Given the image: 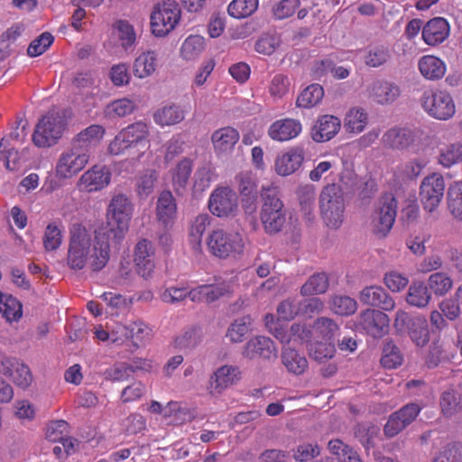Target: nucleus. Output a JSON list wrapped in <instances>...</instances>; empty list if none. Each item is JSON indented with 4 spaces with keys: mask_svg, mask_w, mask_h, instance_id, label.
Instances as JSON below:
<instances>
[{
    "mask_svg": "<svg viewBox=\"0 0 462 462\" xmlns=\"http://www.w3.org/2000/svg\"><path fill=\"white\" fill-rule=\"evenodd\" d=\"M420 407L417 403H408L399 411L392 413L384 425L386 437L393 438L410 425L419 415Z\"/></svg>",
    "mask_w": 462,
    "mask_h": 462,
    "instance_id": "obj_13",
    "label": "nucleus"
},
{
    "mask_svg": "<svg viewBox=\"0 0 462 462\" xmlns=\"http://www.w3.org/2000/svg\"><path fill=\"white\" fill-rule=\"evenodd\" d=\"M243 356L248 359L272 360L277 358V350L274 342L269 337H255L245 344Z\"/></svg>",
    "mask_w": 462,
    "mask_h": 462,
    "instance_id": "obj_17",
    "label": "nucleus"
},
{
    "mask_svg": "<svg viewBox=\"0 0 462 462\" xmlns=\"http://www.w3.org/2000/svg\"><path fill=\"white\" fill-rule=\"evenodd\" d=\"M447 199L451 215L462 220V182H456L448 188Z\"/></svg>",
    "mask_w": 462,
    "mask_h": 462,
    "instance_id": "obj_46",
    "label": "nucleus"
},
{
    "mask_svg": "<svg viewBox=\"0 0 462 462\" xmlns=\"http://www.w3.org/2000/svg\"><path fill=\"white\" fill-rule=\"evenodd\" d=\"M63 240V226L60 221L49 223L43 236V245L47 251L57 250Z\"/></svg>",
    "mask_w": 462,
    "mask_h": 462,
    "instance_id": "obj_39",
    "label": "nucleus"
},
{
    "mask_svg": "<svg viewBox=\"0 0 462 462\" xmlns=\"http://www.w3.org/2000/svg\"><path fill=\"white\" fill-rule=\"evenodd\" d=\"M328 304L332 312L338 316L353 315L357 309L356 301L348 296H334Z\"/></svg>",
    "mask_w": 462,
    "mask_h": 462,
    "instance_id": "obj_45",
    "label": "nucleus"
},
{
    "mask_svg": "<svg viewBox=\"0 0 462 462\" xmlns=\"http://www.w3.org/2000/svg\"><path fill=\"white\" fill-rule=\"evenodd\" d=\"M321 447L317 442H303L292 449V457L298 462H309L320 455Z\"/></svg>",
    "mask_w": 462,
    "mask_h": 462,
    "instance_id": "obj_54",
    "label": "nucleus"
},
{
    "mask_svg": "<svg viewBox=\"0 0 462 462\" xmlns=\"http://www.w3.org/2000/svg\"><path fill=\"white\" fill-rule=\"evenodd\" d=\"M424 165V162L418 159L401 163L394 171V177L400 181L415 179L420 175Z\"/></svg>",
    "mask_w": 462,
    "mask_h": 462,
    "instance_id": "obj_49",
    "label": "nucleus"
},
{
    "mask_svg": "<svg viewBox=\"0 0 462 462\" xmlns=\"http://www.w3.org/2000/svg\"><path fill=\"white\" fill-rule=\"evenodd\" d=\"M361 302L377 307L384 311L394 309L395 303L392 297L380 286H367L360 292Z\"/></svg>",
    "mask_w": 462,
    "mask_h": 462,
    "instance_id": "obj_22",
    "label": "nucleus"
},
{
    "mask_svg": "<svg viewBox=\"0 0 462 462\" xmlns=\"http://www.w3.org/2000/svg\"><path fill=\"white\" fill-rule=\"evenodd\" d=\"M297 193H298V198L300 200L301 209L304 211V213L306 215L310 214L314 208V203H315V197H316L315 187L311 184H306V185L300 186L298 189Z\"/></svg>",
    "mask_w": 462,
    "mask_h": 462,
    "instance_id": "obj_60",
    "label": "nucleus"
},
{
    "mask_svg": "<svg viewBox=\"0 0 462 462\" xmlns=\"http://www.w3.org/2000/svg\"><path fill=\"white\" fill-rule=\"evenodd\" d=\"M157 180V172L149 170L145 171L137 180L136 191L141 198H147L154 189V183Z\"/></svg>",
    "mask_w": 462,
    "mask_h": 462,
    "instance_id": "obj_64",
    "label": "nucleus"
},
{
    "mask_svg": "<svg viewBox=\"0 0 462 462\" xmlns=\"http://www.w3.org/2000/svg\"><path fill=\"white\" fill-rule=\"evenodd\" d=\"M381 141L384 147L402 151L408 148L413 143L414 138L411 130L393 127L383 134Z\"/></svg>",
    "mask_w": 462,
    "mask_h": 462,
    "instance_id": "obj_25",
    "label": "nucleus"
},
{
    "mask_svg": "<svg viewBox=\"0 0 462 462\" xmlns=\"http://www.w3.org/2000/svg\"><path fill=\"white\" fill-rule=\"evenodd\" d=\"M336 353L334 341H312L309 347L310 356L319 363L331 359Z\"/></svg>",
    "mask_w": 462,
    "mask_h": 462,
    "instance_id": "obj_40",
    "label": "nucleus"
},
{
    "mask_svg": "<svg viewBox=\"0 0 462 462\" xmlns=\"http://www.w3.org/2000/svg\"><path fill=\"white\" fill-rule=\"evenodd\" d=\"M449 35V24L442 17L430 20L422 28V39L430 46L443 42Z\"/></svg>",
    "mask_w": 462,
    "mask_h": 462,
    "instance_id": "obj_21",
    "label": "nucleus"
},
{
    "mask_svg": "<svg viewBox=\"0 0 462 462\" xmlns=\"http://www.w3.org/2000/svg\"><path fill=\"white\" fill-rule=\"evenodd\" d=\"M258 7V0H233L227 8L228 14L237 19L253 14Z\"/></svg>",
    "mask_w": 462,
    "mask_h": 462,
    "instance_id": "obj_50",
    "label": "nucleus"
},
{
    "mask_svg": "<svg viewBox=\"0 0 462 462\" xmlns=\"http://www.w3.org/2000/svg\"><path fill=\"white\" fill-rule=\"evenodd\" d=\"M395 319L394 326L398 328L406 324L411 340L419 346H425L430 340V328L428 319Z\"/></svg>",
    "mask_w": 462,
    "mask_h": 462,
    "instance_id": "obj_27",
    "label": "nucleus"
},
{
    "mask_svg": "<svg viewBox=\"0 0 462 462\" xmlns=\"http://www.w3.org/2000/svg\"><path fill=\"white\" fill-rule=\"evenodd\" d=\"M432 462H462V443L448 444Z\"/></svg>",
    "mask_w": 462,
    "mask_h": 462,
    "instance_id": "obj_63",
    "label": "nucleus"
},
{
    "mask_svg": "<svg viewBox=\"0 0 462 462\" xmlns=\"http://www.w3.org/2000/svg\"><path fill=\"white\" fill-rule=\"evenodd\" d=\"M402 362L399 348L393 342H386L383 347L381 364L385 368H395Z\"/></svg>",
    "mask_w": 462,
    "mask_h": 462,
    "instance_id": "obj_57",
    "label": "nucleus"
},
{
    "mask_svg": "<svg viewBox=\"0 0 462 462\" xmlns=\"http://www.w3.org/2000/svg\"><path fill=\"white\" fill-rule=\"evenodd\" d=\"M105 134L106 129L104 126L100 125H91L75 135L71 144L89 153V150L96 147L100 143Z\"/></svg>",
    "mask_w": 462,
    "mask_h": 462,
    "instance_id": "obj_24",
    "label": "nucleus"
},
{
    "mask_svg": "<svg viewBox=\"0 0 462 462\" xmlns=\"http://www.w3.org/2000/svg\"><path fill=\"white\" fill-rule=\"evenodd\" d=\"M324 309L323 301L319 298H310L305 300L286 299L277 306V314L279 318H296L319 315Z\"/></svg>",
    "mask_w": 462,
    "mask_h": 462,
    "instance_id": "obj_11",
    "label": "nucleus"
},
{
    "mask_svg": "<svg viewBox=\"0 0 462 462\" xmlns=\"http://www.w3.org/2000/svg\"><path fill=\"white\" fill-rule=\"evenodd\" d=\"M135 108L134 101L128 98H121L111 102L106 109L108 116H125L133 113Z\"/></svg>",
    "mask_w": 462,
    "mask_h": 462,
    "instance_id": "obj_62",
    "label": "nucleus"
},
{
    "mask_svg": "<svg viewBox=\"0 0 462 462\" xmlns=\"http://www.w3.org/2000/svg\"><path fill=\"white\" fill-rule=\"evenodd\" d=\"M117 37L122 48L125 51L134 48L136 42V32L132 24L126 21H118L116 23Z\"/></svg>",
    "mask_w": 462,
    "mask_h": 462,
    "instance_id": "obj_55",
    "label": "nucleus"
},
{
    "mask_svg": "<svg viewBox=\"0 0 462 462\" xmlns=\"http://www.w3.org/2000/svg\"><path fill=\"white\" fill-rule=\"evenodd\" d=\"M211 217L208 213L199 214L189 224V236L194 243H199L207 227L210 225Z\"/></svg>",
    "mask_w": 462,
    "mask_h": 462,
    "instance_id": "obj_56",
    "label": "nucleus"
},
{
    "mask_svg": "<svg viewBox=\"0 0 462 462\" xmlns=\"http://www.w3.org/2000/svg\"><path fill=\"white\" fill-rule=\"evenodd\" d=\"M341 120L332 115H323L318 117L312 129L311 138L316 143L331 140L339 132Z\"/></svg>",
    "mask_w": 462,
    "mask_h": 462,
    "instance_id": "obj_19",
    "label": "nucleus"
},
{
    "mask_svg": "<svg viewBox=\"0 0 462 462\" xmlns=\"http://www.w3.org/2000/svg\"><path fill=\"white\" fill-rule=\"evenodd\" d=\"M438 162L444 168H450L461 162L462 143L457 142L443 147L439 152Z\"/></svg>",
    "mask_w": 462,
    "mask_h": 462,
    "instance_id": "obj_42",
    "label": "nucleus"
},
{
    "mask_svg": "<svg viewBox=\"0 0 462 462\" xmlns=\"http://www.w3.org/2000/svg\"><path fill=\"white\" fill-rule=\"evenodd\" d=\"M208 251L221 259L236 258L241 255L245 249V241L239 232L214 229L207 238Z\"/></svg>",
    "mask_w": 462,
    "mask_h": 462,
    "instance_id": "obj_4",
    "label": "nucleus"
},
{
    "mask_svg": "<svg viewBox=\"0 0 462 462\" xmlns=\"http://www.w3.org/2000/svg\"><path fill=\"white\" fill-rule=\"evenodd\" d=\"M158 66V55L154 51L141 52L133 65L134 75L138 79H146L153 75Z\"/></svg>",
    "mask_w": 462,
    "mask_h": 462,
    "instance_id": "obj_30",
    "label": "nucleus"
},
{
    "mask_svg": "<svg viewBox=\"0 0 462 462\" xmlns=\"http://www.w3.org/2000/svg\"><path fill=\"white\" fill-rule=\"evenodd\" d=\"M423 110L432 118L447 121L456 114L453 97L446 90H426L420 97Z\"/></svg>",
    "mask_w": 462,
    "mask_h": 462,
    "instance_id": "obj_6",
    "label": "nucleus"
},
{
    "mask_svg": "<svg viewBox=\"0 0 462 462\" xmlns=\"http://www.w3.org/2000/svg\"><path fill=\"white\" fill-rule=\"evenodd\" d=\"M208 208L217 217H235L238 212V196L230 187H217L209 196Z\"/></svg>",
    "mask_w": 462,
    "mask_h": 462,
    "instance_id": "obj_10",
    "label": "nucleus"
},
{
    "mask_svg": "<svg viewBox=\"0 0 462 462\" xmlns=\"http://www.w3.org/2000/svg\"><path fill=\"white\" fill-rule=\"evenodd\" d=\"M260 219L268 234H277L286 223V209L276 188L263 189Z\"/></svg>",
    "mask_w": 462,
    "mask_h": 462,
    "instance_id": "obj_2",
    "label": "nucleus"
},
{
    "mask_svg": "<svg viewBox=\"0 0 462 462\" xmlns=\"http://www.w3.org/2000/svg\"><path fill=\"white\" fill-rule=\"evenodd\" d=\"M345 208L341 188L335 183L325 186L319 195V208L326 226L337 229L344 222Z\"/></svg>",
    "mask_w": 462,
    "mask_h": 462,
    "instance_id": "obj_3",
    "label": "nucleus"
},
{
    "mask_svg": "<svg viewBox=\"0 0 462 462\" xmlns=\"http://www.w3.org/2000/svg\"><path fill=\"white\" fill-rule=\"evenodd\" d=\"M205 49V40L199 35H189L180 47V56L185 60L198 59Z\"/></svg>",
    "mask_w": 462,
    "mask_h": 462,
    "instance_id": "obj_38",
    "label": "nucleus"
},
{
    "mask_svg": "<svg viewBox=\"0 0 462 462\" xmlns=\"http://www.w3.org/2000/svg\"><path fill=\"white\" fill-rule=\"evenodd\" d=\"M363 328L374 338H381L389 332V319H363Z\"/></svg>",
    "mask_w": 462,
    "mask_h": 462,
    "instance_id": "obj_61",
    "label": "nucleus"
},
{
    "mask_svg": "<svg viewBox=\"0 0 462 462\" xmlns=\"http://www.w3.org/2000/svg\"><path fill=\"white\" fill-rule=\"evenodd\" d=\"M338 326L333 319H316L313 322V341H334Z\"/></svg>",
    "mask_w": 462,
    "mask_h": 462,
    "instance_id": "obj_43",
    "label": "nucleus"
},
{
    "mask_svg": "<svg viewBox=\"0 0 462 462\" xmlns=\"http://www.w3.org/2000/svg\"><path fill=\"white\" fill-rule=\"evenodd\" d=\"M236 182L240 196L256 194L258 180L256 175L251 171H244L236 174Z\"/></svg>",
    "mask_w": 462,
    "mask_h": 462,
    "instance_id": "obj_52",
    "label": "nucleus"
},
{
    "mask_svg": "<svg viewBox=\"0 0 462 462\" xmlns=\"http://www.w3.org/2000/svg\"><path fill=\"white\" fill-rule=\"evenodd\" d=\"M90 154L73 144L64 150L56 163L55 174L59 179H70L80 172L88 163Z\"/></svg>",
    "mask_w": 462,
    "mask_h": 462,
    "instance_id": "obj_9",
    "label": "nucleus"
},
{
    "mask_svg": "<svg viewBox=\"0 0 462 462\" xmlns=\"http://www.w3.org/2000/svg\"><path fill=\"white\" fill-rule=\"evenodd\" d=\"M399 95V87L386 80H376L369 88V97L381 105L393 103Z\"/></svg>",
    "mask_w": 462,
    "mask_h": 462,
    "instance_id": "obj_26",
    "label": "nucleus"
},
{
    "mask_svg": "<svg viewBox=\"0 0 462 462\" xmlns=\"http://www.w3.org/2000/svg\"><path fill=\"white\" fill-rule=\"evenodd\" d=\"M67 126V119L60 111H51L42 116L35 126L32 142L39 148L55 145Z\"/></svg>",
    "mask_w": 462,
    "mask_h": 462,
    "instance_id": "obj_5",
    "label": "nucleus"
},
{
    "mask_svg": "<svg viewBox=\"0 0 462 462\" xmlns=\"http://www.w3.org/2000/svg\"><path fill=\"white\" fill-rule=\"evenodd\" d=\"M211 139L215 150L219 153H226L234 149L239 140V134L233 127H223L215 131Z\"/></svg>",
    "mask_w": 462,
    "mask_h": 462,
    "instance_id": "obj_31",
    "label": "nucleus"
},
{
    "mask_svg": "<svg viewBox=\"0 0 462 462\" xmlns=\"http://www.w3.org/2000/svg\"><path fill=\"white\" fill-rule=\"evenodd\" d=\"M430 294L428 287L422 282H413L410 288L406 297V300L410 305L423 308L428 305Z\"/></svg>",
    "mask_w": 462,
    "mask_h": 462,
    "instance_id": "obj_47",
    "label": "nucleus"
},
{
    "mask_svg": "<svg viewBox=\"0 0 462 462\" xmlns=\"http://www.w3.org/2000/svg\"><path fill=\"white\" fill-rule=\"evenodd\" d=\"M328 288V279L326 273H319L311 275L300 288L302 296L322 294Z\"/></svg>",
    "mask_w": 462,
    "mask_h": 462,
    "instance_id": "obj_41",
    "label": "nucleus"
},
{
    "mask_svg": "<svg viewBox=\"0 0 462 462\" xmlns=\"http://www.w3.org/2000/svg\"><path fill=\"white\" fill-rule=\"evenodd\" d=\"M123 130L134 146L148 143L150 129L146 123L137 121L127 125Z\"/></svg>",
    "mask_w": 462,
    "mask_h": 462,
    "instance_id": "obj_48",
    "label": "nucleus"
},
{
    "mask_svg": "<svg viewBox=\"0 0 462 462\" xmlns=\"http://www.w3.org/2000/svg\"><path fill=\"white\" fill-rule=\"evenodd\" d=\"M368 124V115L366 111L358 106L351 107L344 118V127L348 133L360 134Z\"/></svg>",
    "mask_w": 462,
    "mask_h": 462,
    "instance_id": "obj_34",
    "label": "nucleus"
},
{
    "mask_svg": "<svg viewBox=\"0 0 462 462\" xmlns=\"http://www.w3.org/2000/svg\"><path fill=\"white\" fill-rule=\"evenodd\" d=\"M290 80L287 76L276 74L273 77L268 87L270 96L277 100L282 98L289 93Z\"/></svg>",
    "mask_w": 462,
    "mask_h": 462,
    "instance_id": "obj_59",
    "label": "nucleus"
},
{
    "mask_svg": "<svg viewBox=\"0 0 462 462\" xmlns=\"http://www.w3.org/2000/svg\"><path fill=\"white\" fill-rule=\"evenodd\" d=\"M110 179L111 174L106 166L94 165L80 176L77 186L81 191L94 192L106 187Z\"/></svg>",
    "mask_w": 462,
    "mask_h": 462,
    "instance_id": "obj_15",
    "label": "nucleus"
},
{
    "mask_svg": "<svg viewBox=\"0 0 462 462\" xmlns=\"http://www.w3.org/2000/svg\"><path fill=\"white\" fill-rule=\"evenodd\" d=\"M420 74L429 80L440 79L446 73V63L434 55H424L418 61Z\"/></svg>",
    "mask_w": 462,
    "mask_h": 462,
    "instance_id": "obj_29",
    "label": "nucleus"
},
{
    "mask_svg": "<svg viewBox=\"0 0 462 462\" xmlns=\"http://www.w3.org/2000/svg\"><path fill=\"white\" fill-rule=\"evenodd\" d=\"M302 132V125L298 119L283 118L274 121L268 128L269 137L277 142H286L296 138Z\"/></svg>",
    "mask_w": 462,
    "mask_h": 462,
    "instance_id": "obj_18",
    "label": "nucleus"
},
{
    "mask_svg": "<svg viewBox=\"0 0 462 462\" xmlns=\"http://www.w3.org/2000/svg\"><path fill=\"white\" fill-rule=\"evenodd\" d=\"M444 178L439 173L425 177L420 184V198L423 208L431 213L439 206L445 191Z\"/></svg>",
    "mask_w": 462,
    "mask_h": 462,
    "instance_id": "obj_12",
    "label": "nucleus"
},
{
    "mask_svg": "<svg viewBox=\"0 0 462 462\" xmlns=\"http://www.w3.org/2000/svg\"><path fill=\"white\" fill-rule=\"evenodd\" d=\"M134 205L128 197L117 194L111 199L106 213L107 225L92 233L81 224L69 228L67 265L79 271L87 265L93 272L106 267L110 259V239L120 242L129 229Z\"/></svg>",
    "mask_w": 462,
    "mask_h": 462,
    "instance_id": "obj_1",
    "label": "nucleus"
},
{
    "mask_svg": "<svg viewBox=\"0 0 462 462\" xmlns=\"http://www.w3.org/2000/svg\"><path fill=\"white\" fill-rule=\"evenodd\" d=\"M282 361L290 373L301 374L308 367L307 359L295 349L285 348L282 354Z\"/></svg>",
    "mask_w": 462,
    "mask_h": 462,
    "instance_id": "obj_37",
    "label": "nucleus"
},
{
    "mask_svg": "<svg viewBox=\"0 0 462 462\" xmlns=\"http://www.w3.org/2000/svg\"><path fill=\"white\" fill-rule=\"evenodd\" d=\"M0 313L4 318H22L23 306L14 296L0 292Z\"/></svg>",
    "mask_w": 462,
    "mask_h": 462,
    "instance_id": "obj_53",
    "label": "nucleus"
},
{
    "mask_svg": "<svg viewBox=\"0 0 462 462\" xmlns=\"http://www.w3.org/2000/svg\"><path fill=\"white\" fill-rule=\"evenodd\" d=\"M380 428L373 423H359L355 427L354 434L359 442L369 449L374 447V439L378 436Z\"/></svg>",
    "mask_w": 462,
    "mask_h": 462,
    "instance_id": "obj_44",
    "label": "nucleus"
},
{
    "mask_svg": "<svg viewBox=\"0 0 462 462\" xmlns=\"http://www.w3.org/2000/svg\"><path fill=\"white\" fill-rule=\"evenodd\" d=\"M200 328L198 327H191L185 330L183 334L178 336L174 339L175 347L180 349H191L195 347L200 339Z\"/></svg>",
    "mask_w": 462,
    "mask_h": 462,
    "instance_id": "obj_58",
    "label": "nucleus"
},
{
    "mask_svg": "<svg viewBox=\"0 0 462 462\" xmlns=\"http://www.w3.org/2000/svg\"><path fill=\"white\" fill-rule=\"evenodd\" d=\"M185 118L184 110L177 105H168L158 108L153 114L154 122L160 126L177 125Z\"/></svg>",
    "mask_w": 462,
    "mask_h": 462,
    "instance_id": "obj_33",
    "label": "nucleus"
},
{
    "mask_svg": "<svg viewBox=\"0 0 462 462\" xmlns=\"http://www.w3.org/2000/svg\"><path fill=\"white\" fill-rule=\"evenodd\" d=\"M396 212V199L393 194L383 195L371 216L373 232L379 236H385L393 227Z\"/></svg>",
    "mask_w": 462,
    "mask_h": 462,
    "instance_id": "obj_8",
    "label": "nucleus"
},
{
    "mask_svg": "<svg viewBox=\"0 0 462 462\" xmlns=\"http://www.w3.org/2000/svg\"><path fill=\"white\" fill-rule=\"evenodd\" d=\"M328 448L338 462H363L359 454L339 439H331Z\"/></svg>",
    "mask_w": 462,
    "mask_h": 462,
    "instance_id": "obj_35",
    "label": "nucleus"
},
{
    "mask_svg": "<svg viewBox=\"0 0 462 462\" xmlns=\"http://www.w3.org/2000/svg\"><path fill=\"white\" fill-rule=\"evenodd\" d=\"M231 293L229 282H223L216 284H204L189 291V298L192 301L212 303L226 297Z\"/></svg>",
    "mask_w": 462,
    "mask_h": 462,
    "instance_id": "obj_16",
    "label": "nucleus"
},
{
    "mask_svg": "<svg viewBox=\"0 0 462 462\" xmlns=\"http://www.w3.org/2000/svg\"><path fill=\"white\" fill-rule=\"evenodd\" d=\"M192 171V162L184 158L171 170V183L177 195H183Z\"/></svg>",
    "mask_w": 462,
    "mask_h": 462,
    "instance_id": "obj_32",
    "label": "nucleus"
},
{
    "mask_svg": "<svg viewBox=\"0 0 462 462\" xmlns=\"http://www.w3.org/2000/svg\"><path fill=\"white\" fill-rule=\"evenodd\" d=\"M155 252L151 241L140 240L134 246V262L137 273L144 279L152 276L155 268Z\"/></svg>",
    "mask_w": 462,
    "mask_h": 462,
    "instance_id": "obj_14",
    "label": "nucleus"
},
{
    "mask_svg": "<svg viewBox=\"0 0 462 462\" xmlns=\"http://www.w3.org/2000/svg\"><path fill=\"white\" fill-rule=\"evenodd\" d=\"M180 8L174 1L159 4L151 14L152 32L155 36H165L178 24Z\"/></svg>",
    "mask_w": 462,
    "mask_h": 462,
    "instance_id": "obj_7",
    "label": "nucleus"
},
{
    "mask_svg": "<svg viewBox=\"0 0 462 462\" xmlns=\"http://www.w3.org/2000/svg\"><path fill=\"white\" fill-rule=\"evenodd\" d=\"M428 286L436 295L442 296L451 290L453 281L447 273L437 272L430 275Z\"/></svg>",
    "mask_w": 462,
    "mask_h": 462,
    "instance_id": "obj_51",
    "label": "nucleus"
},
{
    "mask_svg": "<svg viewBox=\"0 0 462 462\" xmlns=\"http://www.w3.org/2000/svg\"><path fill=\"white\" fill-rule=\"evenodd\" d=\"M323 97V88L319 84H311L298 96L296 106L300 108H310L319 104Z\"/></svg>",
    "mask_w": 462,
    "mask_h": 462,
    "instance_id": "obj_36",
    "label": "nucleus"
},
{
    "mask_svg": "<svg viewBox=\"0 0 462 462\" xmlns=\"http://www.w3.org/2000/svg\"><path fill=\"white\" fill-rule=\"evenodd\" d=\"M304 161L302 148L295 147L277 156L275 171L280 176H289L299 170Z\"/></svg>",
    "mask_w": 462,
    "mask_h": 462,
    "instance_id": "obj_20",
    "label": "nucleus"
},
{
    "mask_svg": "<svg viewBox=\"0 0 462 462\" xmlns=\"http://www.w3.org/2000/svg\"><path fill=\"white\" fill-rule=\"evenodd\" d=\"M177 215V203L170 190L160 193L156 202V217L164 226H171Z\"/></svg>",
    "mask_w": 462,
    "mask_h": 462,
    "instance_id": "obj_23",
    "label": "nucleus"
},
{
    "mask_svg": "<svg viewBox=\"0 0 462 462\" xmlns=\"http://www.w3.org/2000/svg\"><path fill=\"white\" fill-rule=\"evenodd\" d=\"M239 374L238 367L223 365L211 377L210 388L212 391L220 393L239 380Z\"/></svg>",
    "mask_w": 462,
    "mask_h": 462,
    "instance_id": "obj_28",
    "label": "nucleus"
}]
</instances>
